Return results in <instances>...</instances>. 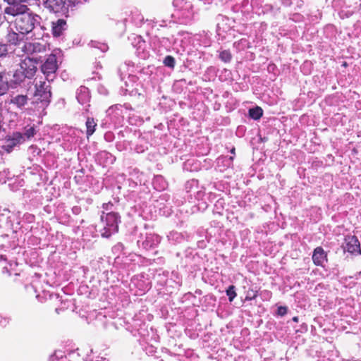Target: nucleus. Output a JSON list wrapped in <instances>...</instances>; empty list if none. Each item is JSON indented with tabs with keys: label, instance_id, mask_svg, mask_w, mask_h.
I'll list each match as a JSON object with an SVG mask.
<instances>
[{
	"label": "nucleus",
	"instance_id": "9d476101",
	"mask_svg": "<svg viewBox=\"0 0 361 361\" xmlns=\"http://www.w3.org/2000/svg\"><path fill=\"white\" fill-rule=\"evenodd\" d=\"M343 249L350 253L360 254V244L357 238L355 235H348L345 238V245Z\"/></svg>",
	"mask_w": 361,
	"mask_h": 361
},
{
	"label": "nucleus",
	"instance_id": "dca6fc26",
	"mask_svg": "<svg viewBox=\"0 0 361 361\" xmlns=\"http://www.w3.org/2000/svg\"><path fill=\"white\" fill-rule=\"evenodd\" d=\"M326 255L322 247H317L314 249L312 255V260L315 265L321 266L326 260Z\"/></svg>",
	"mask_w": 361,
	"mask_h": 361
},
{
	"label": "nucleus",
	"instance_id": "1a4fd4ad",
	"mask_svg": "<svg viewBox=\"0 0 361 361\" xmlns=\"http://www.w3.org/2000/svg\"><path fill=\"white\" fill-rule=\"evenodd\" d=\"M44 4L46 8L54 13L65 14L68 12L66 0H45Z\"/></svg>",
	"mask_w": 361,
	"mask_h": 361
},
{
	"label": "nucleus",
	"instance_id": "412c9836",
	"mask_svg": "<svg viewBox=\"0 0 361 361\" xmlns=\"http://www.w3.org/2000/svg\"><path fill=\"white\" fill-rule=\"evenodd\" d=\"M90 46L92 48L99 50L102 53H104L109 49V47L106 44L101 43L97 41H91Z\"/></svg>",
	"mask_w": 361,
	"mask_h": 361
},
{
	"label": "nucleus",
	"instance_id": "a211bd4d",
	"mask_svg": "<svg viewBox=\"0 0 361 361\" xmlns=\"http://www.w3.org/2000/svg\"><path fill=\"white\" fill-rule=\"evenodd\" d=\"M85 126L87 128L86 134L87 137H89L94 133L97 123L93 118L88 117L87 118Z\"/></svg>",
	"mask_w": 361,
	"mask_h": 361
},
{
	"label": "nucleus",
	"instance_id": "5701e85b",
	"mask_svg": "<svg viewBox=\"0 0 361 361\" xmlns=\"http://www.w3.org/2000/svg\"><path fill=\"white\" fill-rule=\"evenodd\" d=\"M219 59L224 63H229L232 59V54L229 50H222L219 51Z\"/></svg>",
	"mask_w": 361,
	"mask_h": 361
},
{
	"label": "nucleus",
	"instance_id": "c756f323",
	"mask_svg": "<svg viewBox=\"0 0 361 361\" xmlns=\"http://www.w3.org/2000/svg\"><path fill=\"white\" fill-rule=\"evenodd\" d=\"M288 308L286 306H280L277 309V314L279 316H284L287 314Z\"/></svg>",
	"mask_w": 361,
	"mask_h": 361
},
{
	"label": "nucleus",
	"instance_id": "20e7f679",
	"mask_svg": "<svg viewBox=\"0 0 361 361\" xmlns=\"http://www.w3.org/2000/svg\"><path fill=\"white\" fill-rule=\"evenodd\" d=\"M35 89L34 102L39 104V108L44 109L50 102L51 96L50 85L46 81H39L35 85Z\"/></svg>",
	"mask_w": 361,
	"mask_h": 361
},
{
	"label": "nucleus",
	"instance_id": "ea45409f",
	"mask_svg": "<svg viewBox=\"0 0 361 361\" xmlns=\"http://www.w3.org/2000/svg\"><path fill=\"white\" fill-rule=\"evenodd\" d=\"M5 1H6V0H4Z\"/></svg>",
	"mask_w": 361,
	"mask_h": 361
},
{
	"label": "nucleus",
	"instance_id": "39448f33",
	"mask_svg": "<svg viewBox=\"0 0 361 361\" xmlns=\"http://www.w3.org/2000/svg\"><path fill=\"white\" fill-rule=\"evenodd\" d=\"M57 69L56 56L55 54H50L41 67L42 72L45 75L48 82L54 80Z\"/></svg>",
	"mask_w": 361,
	"mask_h": 361
},
{
	"label": "nucleus",
	"instance_id": "72a5a7b5",
	"mask_svg": "<svg viewBox=\"0 0 361 361\" xmlns=\"http://www.w3.org/2000/svg\"><path fill=\"white\" fill-rule=\"evenodd\" d=\"M92 361H108L105 357H97Z\"/></svg>",
	"mask_w": 361,
	"mask_h": 361
},
{
	"label": "nucleus",
	"instance_id": "bb28decb",
	"mask_svg": "<svg viewBox=\"0 0 361 361\" xmlns=\"http://www.w3.org/2000/svg\"><path fill=\"white\" fill-rule=\"evenodd\" d=\"M9 172L8 171H3L0 172V183L3 184L6 182V180L8 178V175Z\"/></svg>",
	"mask_w": 361,
	"mask_h": 361
},
{
	"label": "nucleus",
	"instance_id": "4468645a",
	"mask_svg": "<svg viewBox=\"0 0 361 361\" xmlns=\"http://www.w3.org/2000/svg\"><path fill=\"white\" fill-rule=\"evenodd\" d=\"M25 142V136L20 132H15L11 135H9L7 139L6 147L12 148L17 145L21 144Z\"/></svg>",
	"mask_w": 361,
	"mask_h": 361
},
{
	"label": "nucleus",
	"instance_id": "7ed1b4c3",
	"mask_svg": "<svg viewBox=\"0 0 361 361\" xmlns=\"http://www.w3.org/2000/svg\"><path fill=\"white\" fill-rule=\"evenodd\" d=\"M121 222V216L117 212H102L101 223L99 225V231L104 238H109L118 231V224Z\"/></svg>",
	"mask_w": 361,
	"mask_h": 361
},
{
	"label": "nucleus",
	"instance_id": "ddd939ff",
	"mask_svg": "<svg viewBox=\"0 0 361 361\" xmlns=\"http://www.w3.org/2000/svg\"><path fill=\"white\" fill-rule=\"evenodd\" d=\"M76 98L81 104H85L90 102V95L87 87L80 86L76 92Z\"/></svg>",
	"mask_w": 361,
	"mask_h": 361
},
{
	"label": "nucleus",
	"instance_id": "aec40b11",
	"mask_svg": "<svg viewBox=\"0 0 361 361\" xmlns=\"http://www.w3.org/2000/svg\"><path fill=\"white\" fill-rule=\"evenodd\" d=\"M180 12L181 16L184 19V23H189L193 18L194 13L192 8L191 9H182Z\"/></svg>",
	"mask_w": 361,
	"mask_h": 361
},
{
	"label": "nucleus",
	"instance_id": "c9c22d12",
	"mask_svg": "<svg viewBox=\"0 0 361 361\" xmlns=\"http://www.w3.org/2000/svg\"><path fill=\"white\" fill-rule=\"evenodd\" d=\"M293 321L295 322H298V317H294L293 318Z\"/></svg>",
	"mask_w": 361,
	"mask_h": 361
},
{
	"label": "nucleus",
	"instance_id": "a19ab883",
	"mask_svg": "<svg viewBox=\"0 0 361 361\" xmlns=\"http://www.w3.org/2000/svg\"><path fill=\"white\" fill-rule=\"evenodd\" d=\"M360 6H361V3H360Z\"/></svg>",
	"mask_w": 361,
	"mask_h": 361
},
{
	"label": "nucleus",
	"instance_id": "f8f14e48",
	"mask_svg": "<svg viewBox=\"0 0 361 361\" xmlns=\"http://www.w3.org/2000/svg\"><path fill=\"white\" fill-rule=\"evenodd\" d=\"M161 238L154 233H149L146 235L145 240L142 242L143 247L146 250L154 248L159 244Z\"/></svg>",
	"mask_w": 361,
	"mask_h": 361
},
{
	"label": "nucleus",
	"instance_id": "393cba45",
	"mask_svg": "<svg viewBox=\"0 0 361 361\" xmlns=\"http://www.w3.org/2000/svg\"><path fill=\"white\" fill-rule=\"evenodd\" d=\"M235 289V286L231 285L226 290V295H228L230 302H232L236 297V293Z\"/></svg>",
	"mask_w": 361,
	"mask_h": 361
},
{
	"label": "nucleus",
	"instance_id": "473e14b6",
	"mask_svg": "<svg viewBox=\"0 0 361 361\" xmlns=\"http://www.w3.org/2000/svg\"><path fill=\"white\" fill-rule=\"evenodd\" d=\"M112 206H113V204H112L111 202H109V203H106V204H103V208H104L105 210L108 211V210H109V209H110V208H109V207H112Z\"/></svg>",
	"mask_w": 361,
	"mask_h": 361
},
{
	"label": "nucleus",
	"instance_id": "e433bc0d",
	"mask_svg": "<svg viewBox=\"0 0 361 361\" xmlns=\"http://www.w3.org/2000/svg\"><path fill=\"white\" fill-rule=\"evenodd\" d=\"M231 154H233V155H235V148H233L231 151Z\"/></svg>",
	"mask_w": 361,
	"mask_h": 361
},
{
	"label": "nucleus",
	"instance_id": "6ab92c4d",
	"mask_svg": "<svg viewBox=\"0 0 361 361\" xmlns=\"http://www.w3.org/2000/svg\"><path fill=\"white\" fill-rule=\"evenodd\" d=\"M173 5L180 11L182 9H191L192 8V4L186 0H173Z\"/></svg>",
	"mask_w": 361,
	"mask_h": 361
},
{
	"label": "nucleus",
	"instance_id": "f257e3e1",
	"mask_svg": "<svg viewBox=\"0 0 361 361\" xmlns=\"http://www.w3.org/2000/svg\"><path fill=\"white\" fill-rule=\"evenodd\" d=\"M27 0H6L8 6L4 8V13L15 17V30L26 36V39H42L45 27L41 25V17L30 11L23 4Z\"/></svg>",
	"mask_w": 361,
	"mask_h": 361
},
{
	"label": "nucleus",
	"instance_id": "2eb2a0df",
	"mask_svg": "<svg viewBox=\"0 0 361 361\" xmlns=\"http://www.w3.org/2000/svg\"><path fill=\"white\" fill-rule=\"evenodd\" d=\"M66 21L63 19H59L52 22V33L54 37H60L63 31L66 30Z\"/></svg>",
	"mask_w": 361,
	"mask_h": 361
},
{
	"label": "nucleus",
	"instance_id": "f3484780",
	"mask_svg": "<svg viewBox=\"0 0 361 361\" xmlns=\"http://www.w3.org/2000/svg\"><path fill=\"white\" fill-rule=\"evenodd\" d=\"M9 89H11V86L7 73L0 72V96L6 94Z\"/></svg>",
	"mask_w": 361,
	"mask_h": 361
},
{
	"label": "nucleus",
	"instance_id": "c85d7f7f",
	"mask_svg": "<svg viewBox=\"0 0 361 361\" xmlns=\"http://www.w3.org/2000/svg\"><path fill=\"white\" fill-rule=\"evenodd\" d=\"M221 160L222 161V162L225 163V165L226 166L229 167L233 163V157H225L224 158L219 159V161Z\"/></svg>",
	"mask_w": 361,
	"mask_h": 361
},
{
	"label": "nucleus",
	"instance_id": "cd10ccee",
	"mask_svg": "<svg viewBox=\"0 0 361 361\" xmlns=\"http://www.w3.org/2000/svg\"><path fill=\"white\" fill-rule=\"evenodd\" d=\"M7 54V45L5 44H0V58L6 56Z\"/></svg>",
	"mask_w": 361,
	"mask_h": 361
},
{
	"label": "nucleus",
	"instance_id": "4c0bfd02",
	"mask_svg": "<svg viewBox=\"0 0 361 361\" xmlns=\"http://www.w3.org/2000/svg\"><path fill=\"white\" fill-rule=\"evenodd\" d=\"M165 188V185H164L160 189H164Z\"/></svg>",
	"mask_w": 361,
	"mask_h": 361
},
{
	"label": "nucleus",
	"instance_id": "58836bf2",
	"mask_svg": "<svg viewBox=\"0 0 361 361\" xmlns=\"http://www.w3.org/2000/svg\"><path fill=\"white\" fill-rule=\"evenodd\" d=\"M85 2H87L88 0H83Z\"/></svg>",
	"mask_w": 361,
	"mask_h": 361
},
{
	"label": "nucleus",
	"instance_id": "f03ea898",
	"mask_svg": "<svg viewBox=\"0 0 361 361\" xmlns=\"http://www.w3.org/2000/svg\"><path fill=\"white\" fill-rule=\"evenodd\" d=\"M37 58L27 56L13 71L7 73L11 89L21 87L27 80H31L37 72Z\"/></svg>",
	"mask_w": 361,
	"mask_h": 361
},
{
	"label": "nucleus",
	"instance_id": "2f4dec72",
	"mask_svg": "<svg viewBox=\"0 0 361 361\" xmlns=\"http://www.w3.org/2000/svg\"><path fill=\"white\" fill-rule=\"evenodd\" d=\"M204 195V192L203 191L200 190V191L197 192L195 197L197 200H200V199H202Z\"/></svg>",
	"mask_w": 361,
	"mask_h": 361
},
{
	"label": "nucleus",
	"instance_id": "a878e982",
	"mask_svg": "<svg viewBox=\"0 0 361 361\" xmlns=\"http://www.w3.org/2000/svg\"><path fill=\"white\" fill-rule=\"evenodd\" d=\"M164 64L169 68H174L175 59L171 56H167L164 59Z\"/></svg>",
	"mask_w": 361,
	"mask_h": 361
},
{
	"label": "nucleus",
	"instance_id": "6e6552de",
	"mask_svg": "<svg viewBox=\"0 0 361 361\" xmlns=\"http://www.w3.org/2000/svg\"><path fill=\"white\" fill-rule=\"evenodd\" d=\"M30 99L27 94H12L10 95L8 103L13 105L15 108L22 112L25 111L28 106Z\"/></svg>",
	"mask_w": 361,
	"mask_h": 361
},
{
	"label": "nucleus",
	"instance_id": "4be33fe9",
	"mask_svg": "<svg viewBox=\"0 0 361 361\" xmlns=\"http://www.w3.org/2000/svg\"><path fill=\"white\" fill-rule=\"evenodd\" d=\"M262 114H263V111L259 106L250 109L249 110L250 116L255 120L259 119L262 117Z\"/></svg>",
	"mask_w": 361,
	"mask_h": 361
},
{
	"label": "nucleus",
	"instance_id": "7c9ffc66",
	"mask_svg": "<svg viewBox=\"0 0 361 361\" xmlns=\"http://www.w3.org/2000/svg\"><path fill=\"white\" fill-rule=\"evenodd\" d=\"M72 212L74 214L78 215L81 212V208L79 206H74L72 208Z\"/></svg>",
	"mask_w": 361,
	"mask_h": 361
},
{
	"label": "nucleus",
	"instance_id": "9b49d317",
	"mask_svg": "<svg viewBox=\"0 0 361 361\" xmlns=\"http://www.w3.org/2000/svg\"><path fill=\"white\" fill-rule=\"evenodd\" d=\"M26 37L24 34H21L16 30H10L6 36V42L10 45L17 46Z\"/></svg>",
	"mask_w": 361,
	"mask_h": 361
},
{
	"label": "nucleus",
	"instance_id": "f704fd0d",
	"mask_svg": "<svg viewBox=\"0 0 361 361\" xmlns=\"http://www.w3.org/2000/svg\"><path fill=\"white\" fill-rule=\"evenodd\" d=\"M162 180V178L161 176H157L154 178V183L155 184L156 182L157 181H159V180Z\"/></svg>",
	"mask_w": 361,
	"mask_h": 361
},
{
	"label": "nucleus",
	"instance_id": "423d86ee",
	"mask_svg": "<svg viewBox=\"0 0 361 361\" xmlns=\"http://www.w3.org/2000/svg\"><path fill=\"white\" fill-rule=\"evenodd\" d=\"M133 63L130 61L125 62L123 64H121L118 68V73L121 76V79L123 80L124 77L123 75L128 74V72L129 71L130 68H133ZM128 79L129 82L126 81L125 82V86L124 88L123 86L121 87L122 89L125 90V94L129 93L130 94H133L134 92V81L135 80V76L132 75L131 74L128 73Z\"/></svg>",
	"mask_w": 361,
	"mask_h": 361
},
{
	"label": "nucleus",
	"instance_id": "b1692460",
	"mask_svg": "<svg viewBox=\"0 0 361 361\" xmlns=\"http://www.w3.org/2000/svg\"><path fill=\"white\" fill-rule=\"evenodd\" d=\"M35 133L36 131L34 127L30 126L25 128L23 133V136H25V140L32 137L35 135Z\"/></svg>",
	"mask_w": 361,
	"mask_h": 361
},
{
	"label": "nucleus",
	"instance_id": "0eeeda50",
	"mask_svg": "<svg viewBox=\"0 0 361 361\" xmlns=\"http://www.w3.org/2000/svg\"><path fill=\"white\" fill-rule=\"evenodd\" d=\"M47 49V43L42 42H29L23 44L21 47L22 51L27 55H35L39 53L44 52Z\"/></svg>",
	"mask_w": 361,
	"mask_h": 361
}]
</instances>
